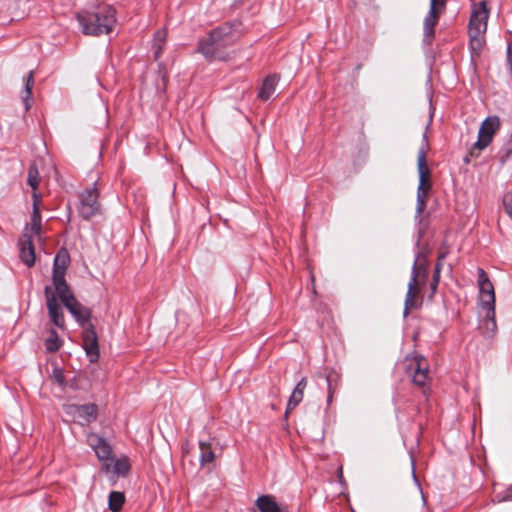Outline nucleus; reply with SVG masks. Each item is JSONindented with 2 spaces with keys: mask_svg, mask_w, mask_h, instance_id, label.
Segmentation results:
<instances>
[{
  "mask_svg": "<svg viewBox=\"0 0 512 512\" xmlns=\"http://www.w3.org/2000/svg\"><path fill=\"white\" fill-rule=\"evenodd\" d=\"M235 40L233 25L225 23L209 32L207 37L198 41L196 52L203 55L208 62L227 59L226 48Z\"/></svg>",
  "mask_w": 512,
  "mask_h": 512,
  "instance_id": "f257e3e1",
  "label": "nucleus"
},
{
  "mask_svg": "<svg viewBox=\"0 0 512 512\" xmlns=\"http://www.w3.org/2000/svg\"><path fill=\"white\" fill-rule=\"evenodd\" d=\"M77 20L86 35L108 34L116 23L115 10L108 4H99L77 13Z\"/></svg>",
  "mask_w": 512,
  "mask_h": 512,
  "instance_id": "f03ea898",
  "label": "nucleus"
},
{
  "mask_svg": "<svg viewBox=\"0 0 512 512\" xmlns=\"http://www.w3.org/2000/svg\"><path fill=\"white\" fill-rule=\"evenodd\" d=\"M478 287L480 292V307L484 312L483 319L480 323V330L483 335L493 336L497 330L495 319V291L484 269L478 268Z\"/></svg>",
  "mask_w": 512,
  "mask_h": 512,
  "instance_id": "7ed1b4c3",
  "label": "nucleus"
},
{
  "mask_svg": "<svg viewBox=\"0 0 512 512\" xmlns=\"http://www.w3.org/2000/svg\"><path fill=\"white\" fill-rule=\"evenodd\" d=\"M402 365L411 382L421 388L423 393H426L429 384V364L427 359L420 354L414 353L407 355L403 359Z\"/></svg>",
  "mask_w": 512,
  "mask_h": 512,
  "instance_id": "20e7f679",
  "label": "nucleus"
},
{
  "mask_svg": "<svg viewBox=\"0 0 512 512\" xmlns=\"http://www.w3.org/2000/svg\"><path fill=\"white\" fill-rule=\"evenodd\" d=\"M99 190L96 187V182L92 187L84 189L79 194L78 213L84 220H90L93 217L102 213V205L99 201Z\"/></svg>",
  "mask_w": 512,
  "mask_h": 512,
  "instance_id": "39448f33",
  "label": "nucleus"
},
{
  "mask_svg": "<svg viewBox=\"0 0 512 512\" xmlns=\"http://www.w3.org/2000/svg\"><path fill=\"white\" fill-rule=\"evenodd\" d=\"M500 129V119L498 116H489L482 123L478 132V139L474 143L473 149L484 150L487 148L497 131Z\"/></svg>",
  "mask_w": 512,
  "mask_h": 512,
  "instance_id": "423d86ee",
  "label": "nucleus"
},
{
  "mask_svg": "<svg viewBox=\"0 0 512 512\" xmlns=\"http://www.w3.org/2000/svg\"><path fill=\"white\" fill-rule=\"evenodd\" d=\"M64 410L83 426L94 422L98 417V406L94 403L68 404L64 406Z\"/></svg>",
  "mask_w": 512,
  "mask_h": 512,
  "instance_id": "0eeeda50",
  "label": "nucleus"
},
{
  "mask_svg": "<svg viewBox=\"0 0 512 512\" xmlns=\"http://www.w3.org/2000/svg\"><path fill=\"white\" fill-rule=\"evenodd\" d=\"M490 10L486 0L474 4L469 19L468 32L486 33Z\"/></svg>",
  "mask_w": 512,
  "mask_h": 512,
  "instance_id": "6e6552de",
  "label": "nucleus"
},
{
  "mask_svg": "<svg viewBox=\"0 0 512 512\" xmlns=\"http://www.w3.org/2000/svg\"><path fill=\"white\" fill-rule=\"evenodd\" d=\"M44 295L46 300V306L51 322L60 329H65V317L58 303L56 294L50 286H46L44 289Z\"/></svg>",
  "mask_w": 512,
  "mask_h": 512,
  "instance_id": "1a4fd4ad",
  "label": "nucleus"
},
{
  "mask_svg": "<svg viewBox=\"0 0 512 512\" xmlns=\"http://www.w3.org/2000/svg\"><path fill=\"white\" fill-rule=\"evenodd\" d=\"M83 348L91 363H95L99 359L98 337L93 324H88L83 328Z\"/></svg>",
  "mask_w": 512,
  "mask_h": 512,
  "instance_id": "9d476101",
  "label": "nucleus"
},
{
  "mask_svg": "<svg viewBox=\"0 0 512 512\" xmlns=\"http://www.w3.org/2000/svg\"><path fill=\"white\" fill-rule=\"evenodd\" d=\"M418 174H419V185L417 188L418 194H428L431 189L430 181V170L427 166L426 152L424 148H420L417 158Z\"/></svg>",
  "mask_w": 512,
  "mask_h": 512,
  "instance_id": "9b49d317",
  "label": "nucleus"
},
{
  "mask_svg": "<svg viewBox=\"0 0 512 512\" xmlns=\"http://www.w3.org/2000/svg\"><path fill=\"white\" fill-rule=\"evenodd\" d=\"M87 443L100 461L111 459L112 447L104 438L96 433H89L87 435Z\"/></svg>",
  "mask_w": 512,
  "mask_h": 512,
  "instance_id": "f8f14e48",
  "label": "nucleus"
},
{
  "mask_svg": "<svg viewBox=\"0 0 512 512\" xmlns=\"http://www.w3.org/2000/svg\"><path fill=\"white\" fill-rule=\"evenodd\" d=\"M443 9L430 5L429 12L423 22L424 42L430 44L435 36V27L438 24Z\"/></svg>",
  "mask_w": 512,
  "mask_h": 512,
  "instance_id": "ddd939ff",
  "label": "nucleus"
},
{
  "mask_svg": "<svg viewBox=\"0 0 512 512\" xmlns=\"http://www.w3.org/2000/svg\"><path fill=\"white\" fill-rule=\"evenodd\" d=\"M65 307L82 328L91 324V310L83 306L77 299H70Z\"/></svg>",
  "mask_w": 512,
  "mask_h": 512,
  "instance_id": "4468645a",
  "label": "nucleus"
},
{
  "mask_svg": "<svg viewBox=\"0 0 512 512\" xmlns=\"http://www.w3.org/2000/svg\"><path fill=\"white\" fill-rule=\"evenodd\" d=\"M33 236L28 233V228L24 229L22 239L20 240V258L22 262L32 267L35 263V250L32 243Z\"/></svg>",
  "mask_w": 512,
  "mask_h": 512,
  "instance_id": "2eb2a0df",
  "label": "nucleus"
},
{
  "mask_svg": "<svg viewBox=\"0 0 512 512\" xmlns=\"http://www.w3.org/2000/svg\"><path fill=\"white\" fill-rule=\"evenodd\" d=\"M52 281L54 290L58 294L64 306H66L70 299H76L74 294L70 291V288L65 280V275H62L61 271L57 272L56 275H52Z\"/></svg>",
  "mask_w": 512,
  "mask_h": 512,
  "instance_id": "dca6fc26",
  "label": "nucleus"
},
{
  "mask_svg": "<svg viewBox=\"0 0 512 512\" xmlns=\"http://www.w3.org/2000/svg\"><path fill=\"white\" fill-rule=\"evenodd\" d=\"M418 280H415V275H411L410 281L408 283V289L405 297L404 303V317H406L409 313L410 309H415L418 307Z\"/></svg>",
  "mask_w": 512,
  "mask_h": 512,
  "instance_id": "f3484780",
  "label": "nucleus"
},
{
  "mask_svg": "<svg viewBox=\"0 0 512 512\" xmlns=\"http://www.w3.org/2000/svg\"><path fill=\"white\" fill-rule=\"evenodd\" d=\"M411 275H415V280L422 277L424 280L428 276V260L424 250H418L412 266Z\"/></svg>",
  "mask_w": 512,
  "mask_h": 512,
  "instance_id": "a211bd4d",
  "label": "nucleus"
},
{
  "mask_svg": "<svg viewBox=\"0 0 512 512\" xmlns=\"http://www.w3.org/2000/svg\"><path fill=\"white\" fill-rule=\"evenodd\" d=\"M255 506L260 512H283L282 507L272 495H261L255 501Z\"/></svg>",
  "mask_w": 512,
  "mask_h": 512,
  "instance_id": "6ab92c4d",
  "label": "nucleus"
},
{
  "mask_svg": "<svg viewBox=\"0 0 512 512\" xmlns=\"http://www.w3.org/2000/svg\"><path fill=\"white\" fill-rule=\"evenodd\" d=\"M307 386V379L303 377L295 386L287 403L286 414L297 407L304 397V390Z\"/></svg>",
  "mask_w": 512,
  "mask_h": 512,
  "instance_id": "aec40b11",
  "label": "nucleus"
},
{
  "mask_svg": "<svg viewBox=\"0 0 512 512\" xmlns=\"http://www.w3.org/2000/svg\"><path fill=\"white\" fill-rule=\"evenodd\" d=\"M277 82V76H267L259 90L258 97L263 101H267L275 92Z\"/></svg>",
  "mask_w": 512,
  "mask_h": 512,
  "instance_id": "412c9836",
  "label": "nucleus"
},
{
  "mask_svg": "<svg viewBox=\"0 0 512 512\" xmlns=\"http://www.w3.org/2000/svg\"><path fill=\"white\" fill-rule=\"evenodd\" d=\"M485 33L469 32V48L472 57L479 56L485 44Z\"/></svg>",
  "mask_w": 512,
  "mask_h": 512,
  "instance_id": "4be33fe9",
  "label": "nucleus"
},
{
  "mask_svg": "<svg viewBox=\"0 0 512 512\" xmlns=\"http://www.w3.org/2000/svg\"><path fill=\"white\" fill-rule=\"evenodd\" d=\"M33 86H34V72L31 70L27 75L26 83H25L24 90H23L22 96H21L26 111H28L32 105L31 95H32Z\"/></svg>",
  "mask_w": 512,
  "mask_h": 512,
  "instance_id": "5701e85b",
  "label": "nucleus"
},
{
  "mask_svg": "<svg viewBox=\"0 0 512 512\" xmlns=\"http://www.w3.org/2000/svg\"><path fill=\"white\" fill-rule=\"evenodd\" d=\"M45 349L48 353H53V352H56L58 351L63 342L62 340L60 339L58 333L56 332L55 329H50L49 330V335L48 337L46 338L45 340Z\"/></svg>",
  "mask_w": 512,
  "mask_h": 512,
  "instance_id": "b1692460",
  "label": "nucleus"
},
{
  "mask_svg": "<svg viewBox=\"0 0 512 512\" xmlns=\"http://www.w3.org/2000/svg\"><path fill=\"white\" fill-rule=\"evenodd\" d=\"M42 217L40 208L33 209L31 215V224L30 226L26 225L25 228H28V233L32 234V236H39L41 231Z\"/></svg>",
  "mask_w": 512,
  "mask_h": 512,
  "instance_id": "393cba45",
  "label": "nucleus"
},
{
  "mask_svg": "<svg viewBox=\"0 0 512 512\" xmlns=\"http://www.w3.org/2000/svg\"><path fill=\"white\" fill-rule=\"evenodd\" d=\"M68 263H69L68 253L65 250L60 251L54 259L52 275H56V273L60 272V271L62 272V275H65Z\"/></svg>",
  "mask_w": 512,
  "mask_h": 512,
  "instance_id": "a878e982",
  "label": "nucleus"
},
{
  "mask_svg": "<svg viewBox=\"0 0 512 512\" xmlns=\"http://www.w3.org/2000/svg\"><path fill=\"white\" fill-rule=\"evenodd\" d=\"M199 448L201 465L212 463L215 459V454L214 451L212 450L211 444L205 441H200Z\"/></svg>",
  "mask_w": 512,
  "mask_h": 512,
  "instance_id": "bb28decb",
  "label": "nucleus"
},
{
  "mask_svg": "<svg viewBox=\"0 0 512 512\" xmlns=\"http://www.w3.org/2000/svg\"><path fill=\"white\" fill-rule=\"evenodd\" d=\"M125 502V496L122 492L112 491L108 498V508L112 512H119Z\"/></svg>",
  "mask_w": 512,
  "mask_h": 512,
  "instance_id": "cd10ccee",
  "label": "nucleus"
},
{
  "mask_svg": "<svg viewBox=\"0 0 512 512\" xmlns=\"http://www.w3.org/2000/svg\"><path fill=\"white\" fill-rule=\"evenodd\" d=\"M166 37H167V32L165 30H158L154 34L153 47H154L155 60H158L162 53L163 46L166 42Z\"/></svg>",
  "mask_w": 512,
  "mask_h": 512,
  "instance_id": "c85d7f7f",
  "label": "nucleus"
},
{
  "mask_svg": "<svg viewBox=\"0 0 512 512\" xmlns=\"http://www.w3.org/2000/svg\"><path fill=\"white\" fill-rule=\"evenodd\" d=\"M27 183L33 189V191H36L38 189L40 183V175L37 165L35 163H32L29 166Z\"/></svg>",
  "mask_w": 512,
  "mask_h": 512,
  "instance_id": "c756f323",
  "label": "nucleus"
},
{
  "mask_svg": "<svg viewBox=\"0 0 512 512\" xmlns=\"http://www.w3.org/2000/svg\"><path fill=\"white\" fill-rule=\"evenodd\" d=\"M338 375H328L325 377L326 383H327V389H328V396H327V402L330 404L333 399V395L337 390L338 387Z\"/></svg>",
  "mask_w": 512,
  "mask_h": 512,
  "instance_id": "7c9ffc66",
  "label": "nucleus"
},
{
  "mask_svg": "<svg viewBox=\"0 0 512 512\" xmlns=\"http://www.w3.org/2000/svg\"><path fill=\"white\" fill-rule=\"evenodd\" d=\"M130 471V464L127 458L117 459L114 463V472L117 475L126 476Z\"/></svg>",
  "mask_w": 512,
  "mask_h": 512,
  "instance_id": "2f4dec72",
  "label": "nucleus"
},
{
  "mask_svg": "<svg viewBox=\"0 0 512 512\" xmlns=\"http://www.w3.org/2000/svg\"><path fill=\"white\" fill-rule=\"evenodd\" d=\"M426 197L427 194H418L417 193V204H416V214L415 219L419 220V225L422 224V218L421 215L424 212L426 208Z\"/></svg>",
  "mask_w": 512,
  "mask_h": 512,
  "instance_id": "473e14b6",
  "label": "nucleus"
},
{
  "mask_svg": "<svg viewBox=\"0 0 512 512\" xmlns=\"http://www.w3.org/2000/svg\"><path fill=\"white\" fill-rule=\"evenodd\" d=\"M512 154V140L506 143L498 152L500 162L504 164Z\"/></svg>",
  "mask_w": 512,
  "mask_h": 512,
  "instance_id": "72a5a7b5",
  "label": "nucleus"
},
{
  "mask_svg": "<svg viewBox=\"0 0 512 512\" xmlns=\"http://www.w3.org/2000/svg\"><path fill=\"white\" fill-rule=\"evenodd\" d=\"M503 205L506 213L512 219V189L509 190L503 197Z\"/></svg>",
  "mask_w": 512,
  "mask_h": 512,
  "instance_id": "f704fd0d",
  "label": "nucleus"
},
{
  "mask_svg": "<svg viewBox=\"0 0 512 512\" xmlns=\"http://www.w3.org/2000/svg\"><path fill=\"white\" fill-rule=\"evenodd\" d=\"M52 378L59 385H64L65 383V375L61 368L55 367L52 370Z\"/></svg>",
  "mask_w": 512,
  "mask_h": 512,
  "instance_id": "c9c22d12",
  "label": "nucleus"
},
{
  "mask_svg": "<svg viewBox=\"0 0 512 512\" xmlns=\"http://www.w3.org/2000/svg\"><path fill=\"white\" fill-rule=\"evenodd\" d=\"M32 198H33V209L40 208L41 202H42V197L39 193H37V190L33 191Z\"/></svg>",
  "mask_w": 512,
  "mask_h": 512,
  "instance_id": "e433bc0d",
  "label": "nucleus"
},
{
  "mask_svg": "<svg viewBox=\"0 0 512 512\" xmlns=\"http://www.w3.org/2000/svg\"><path fill=\"white\" fill-rule=\"evenodd\" d=\"M448 253H449V249H448L446 243H443L440 246L439 251H438L439 260H445Z\"/></svg>",
  "mask_w": 512,
  "mask_h": 512,
  "instance_id": "4c0bfd02",
  "label": "nucleus"
},
{
  "mask_svg": "<svg viewBox=\"0 0 512 512\" xmlns=\"http://www.w3.org/2000/svg\"><path fill=\"white\" fill-rule=\"evenodd\" d=\"M430 5H434V7L444 9L446 5V0H430Z\"/></svg>",
  "mask_w": 512,
  "mask_h": 512,
  "instance_id": "58836bf2",
  "label": "nucleus"
},
{
  "mask_svg": "<svg viewBox=\"0 0 512 512\" xmlns=\"http://www.w3.org/2000/svg\"><path fill=\"white\" fill-rule=\"evenodd\" d=\"M440 275H441V271H439V267H435L434 272H433L432 282L439 284Z\"/></svg>",
  "mask_w": 512,
  "mask_h": 512,
  "instance_id": "ea45409f",
  "label": "nucleus"
},
{
  "mask_svg": "<svg viewBox=\"0 0 512 512\" xmlns=\"http://www.w3.org/2000/svg\"><path fill=\"white\" fill-rule=\"evenodd\" d=\"M503 501H510L512 500V486L509 487L506 492H505V496L502 498Z\"/></svg>",
  "mask_w": 512,
  "mask_h": 512,
  "instance_id": "a19ab883",
  "label": "nucleus"
},
{
  "mask_svg": "<svg viewBox=\"0 0 512 512\" xmlns=\"http://www.w3.org/2000/svg\"><path fill=\"white\" fill-rule=\"evenodd\" d=\"M438 287V283L432 282L430 283L431 297L436 293Z\"/></svg>",
  "mask_w": 512,
  "mask_h": 512,
  "instance_id": "79ce46f5",
  "label": "nucleus"
},
{
  "mask_svg": "<svg viewBox=\"0 0 512 512\" xmlns=\"http://www.w3.org/2000/svg\"><path fill=\"white\" fill-rule=\"evenodd\" d=\"M443 261H444V260H439V257H437V261H436L435 267H439V271H441V270H442V267H443Z\"/></svg>",
  "mask_w": 512,
  "mask_h": 512,
  "instance_id": "37998d69",
  "label": "nucleus"
},
{
  "mask_svg": "<svg viewBox=\"0 0 512 512\" xmlns=\"http://www.w3.org/2000/svg\"><path fill=\"white\" fill-rule=\"evenodd\" d=\"M422 233H423V232H422V229L420 228V229H419V234H420V236L422 235Z\"/></svg>",
  "mask_w": 512,
  "mask_h": 512,
  "instance_id": "c03bdc74",
  "label": "nucleus"
}]
</instances>
